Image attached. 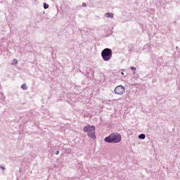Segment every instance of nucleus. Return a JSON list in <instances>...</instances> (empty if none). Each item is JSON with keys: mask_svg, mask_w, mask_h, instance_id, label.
<instances>
[{"mask_svg": "<svg viewBox=\"0 0 180 180\" xmlns=\"http://www.w3.org/2000/svg\"><path fill=\"white\" fill-rule=\"evenodd\" d=\"M106 143H120L122 136L118 134H111L109 136L105 138Z\"/></svg>", "mask_w": 180, "mask_h": 180, "instance_id": "1", "label": "nucleus"}, {"mask_svg": "<svg viewBox=\"0 0 180 180\" xmlns=\"http://www.w3.org/2000/svg\"><path fill=\"white\" fill-rule=\"evenodd\" d=\"M84 131L88 133V136L89 137H91V139H96V136L95 134V126L87 125L84 127Z\"/></svg>", "mask_w": 180, "mask_h": 180, "instance_id": "2", "label": "nucleus"}, {"mask_svg": "<svg viewBox=\"0 0 180 180\" xmlns=\"http://www.w3.org/2000/svg\"><path fill=\"white\" fill-rule=\"evenodd\" d=\"M101 57L104 61H109L112 58V50L110 49H105L101 52Z\"/></svg>", "mask_w": 180, "mask_h": 180, "instance_id": "3", "label": "nucleus"}, {"mask_svg": "<svg viewBox=\"0 0 180 180\" xmlns=\"http://www.w3.org/2000/svg\"><path fill=\"white\" fill-rule=\"evenodd\" d=\"M125 91H126V89L124 88V86L120 85V86H117L115 87L114 92L117 95H123V94H124Z\"/></svg>", "mask_w": 180, "mask_h": 180, "instance_id": "4", "label": "nucleus"}, {"mask_svg": "<svg viewBox=\"0 0 180 180\" xmlns=\"http://www.w3.org/2000/svg\"><path fill=\"white\" fill-rule=\"evenodd\" d=\"M105 18H113L114 15H113V13H106L105 14Z\"/></svg>", "mask_w": 180, "mask_h": 180, "instance_id": "5", "label": "nucleus"}, {"mask_svg": "<svg viewBox=\"0 0 180 180\" xmlns=\"http://www.w3.org/2000/svg\"><path fill=\"white\" fill-rule=\"evenodd\" d=\"M139 139H140L141 140H144V139H146V135L144 134H141L139 136Z\"/></svg>", "mask_w": 180, "mask_h": 180, "instance_id": "6", "label": "nucleus"}, {"mask_svg": "<svg viewBox=\"0 0 180 180\" xmlns=\"http://www.w3.org/2000/svg\"><path fill=\"white\" fill-rule=\"evenodd\" d=\"M21 88H22V89H23L24 91H25L26 89H27V86H26V84H22V86H21Z\"/></svg>", "mask_w": 180, "mask_h": 180, "instance_id": "7", "label": "nucleus"}, {"mask_svg": "<svg viewBox=\"0 0 180 180\" xmlns=\"http://www.w3.org/2000/svg\"><path fill=\"white\" fill-rule=\"evenodd\" d=\"M44 9H49V4L44 3Z\"/></svg>", "mask_w": 180, "mask_h": 180, "instance_id": "8", "label": "nucleus"}, {"mask_svg": "<svg viewBox=\"0 0 180 180\" xmlns=\"http://www.w3.org/2000/svg\"><path fill=\"white\" fill-rule=\"evenodd\" d=\"M13 64H18V60L17 59H14L13 61Z\"/></svg>", "mask_w": 180, "mask_h": 180, "instance_id": "9", "label": "nucleus"}, {"mask_svg": "<svg viewBox=\"0 0 180 180\" xmlns=\"http://www.w3.org/2000/svg\"><path fill=\"white\" fill-rule=\"evenodd\" d=\"M131 71H136V68L131 67Z\"/></svg>", "mask_w": 180, "mask_h": 180, "instance_id": "10", "label": "nucleus"}, {"mask_svg": "<svg viewBox=\"0 0 180 180\" xmlns=\"http://www.w3.org/2000/svg\"><path fill=\"white\" fill-rule=\"evenodd\" d=\"M59 153H60V152L56 151V155H58Z\"/></svg>", "mask_w": 180, "mask_h": 180, "instance_id": "11", "label": "nucleus"}, {"mask_svg": "<svg viewBox=\"0 0 180 180\" xmlns=\"http://www.w3.org/2000/svg\"><path fill=\"white\" fill-rule=\"evenodd\" d=\"M84 6H86V4H84Z\"/></svg>", "mask_w": 180, "mask_h": 180, "instance_id": "12", "label": "nucleus"}]
</instances>
